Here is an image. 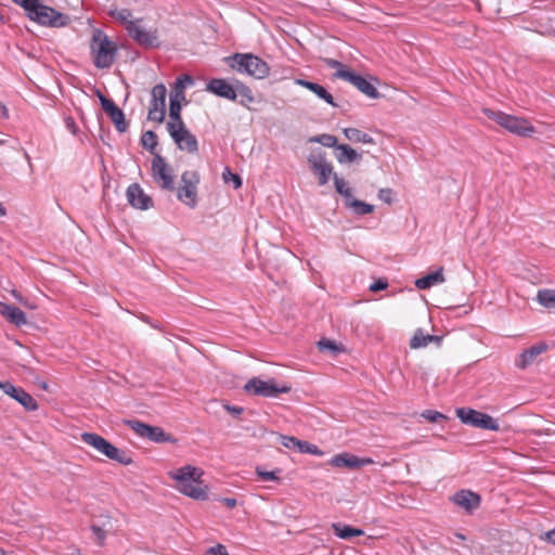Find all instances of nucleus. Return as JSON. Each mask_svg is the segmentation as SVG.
I'll list each match as a JSON object with an SVG mask.
<instances>
[{
  "label": "nucleus",
  "instance_id": "obj_1",
  "mask_svg": "<svg viewBox=\"0 0 555 555\" xmlns=\"http://www.w3.org/2000/svg\"><path fill=\"white\" fill-rule=\"evenodd\" d=\"M202 475V469L191 465L169 473V476L177 482L176 488L181 493L196 500H205L207 498V492L202 487V481L199 480Z\"/></svg>",
  "mask_w": 555,
  "mask_h": 555
},
{
  "label": "nucleus",
  "instance_id": "obj_2",
  "mask_svg": "<svg viewBox=\"0 0 555 555\" xmlns=\"http://www.w3.org/2000/svg\"><path fill=\"white\" fill-rule=\"evenodd\" d=\"M90 52L96 68H108L115 61L117 44L101 29H95L90 41Z\"/></svg>",
  "mask_w": 555,
  "mask_h": 555
},
{
  "label": "nucleus",
  "instance_id": "obj_3",
  "mask_svg": "<svg viewBox=\"0 0 555 555\" xmlns=\"http://www.w3.org/2000/svg\"><path fill=\"white\" fill-rule=\"evenodd\" d=\"M482 113L489 119L514 134L530 137L535 131L534 127L525 118L508 115L500 111H493L491 108H482Z\"/></svg>",
  "mask_w": 555,
  "mask_h": 555
},
{
  "label": "nucleus",
  "instance_id": "obj_4",
  "mask_svg": "<svg viewBox=\"0 0 555 555\" xmlns=\"http://www.w3.org/2000/svg\"><path fill=\"white\" fill-rule=\"evenodd\" d=\"M231 67L238 73H245L257 79H263L269 75V66L260 57L253 54L236 53L232 57Z\"/></svg>",
  "mask_w": 555,
  "mask_h": 555
},
{
  "label": "nucleus",
  "instance_id": "obj_5",
  "mask_svg": "<svg viewBox=\"0 0 555 555\" xmlns=\"http://www.w3.org/2000/svg\"><path fill=\"white\" fill-rule=\"evenodd\" d=\"M81 440L111 460H114L124 465H129L132 463V459L125 451L117 449L106 439L96 434L83 433L81 435Z\"/></svg>",
  "mask_w": 555,
  "mask_h": 555
},
{
  "label": "nucleus",
  "instance_id": "obj_6",
  "mask_svg": "<svg viewBox=\"0 0 555 555\" xmlns=\"http://www.w3.org/2000/svg\"><path fill=\"white\" fill-rule=\"evenodd\" d=\"M199 175L196 170H186L181 175L180 186L177 189V197L190 208L197 205V185Z\"/></svg>",
  "mask_w": 555,
  "mask_h": 555
},
{
  "label": "nucleus",
  "instance_id": "obj_7",
  "mask_svg": "<svg viewBox=\"0 0 555 555\" xmlns=\"http://www.w3.org/2000/svg\"><path fill=\"white\" fill-rule=\"evenodd\" d=\"M244 389L250 395L276 398L281 393L289 392L291 386L286 384L278 385L273 378L262 380L258 377H254L246 383Z\"/></svg>",
  "mask_w": 555,
  "mask_h": 555
},
{
  "label": "nucleus",
  "instance_id": "obj_8",
  "mask_svg": "<svg viewBox=\"0 0 555 555\" xmlns=\"http://www.w3.org/2000/svg\"><path fill=\"white\" fill-rule=\"evenodd\" d=\"M167 130L180 150L195 153L198 150L196 138L185 127L183 120L168 121Z\"/></svg>",
  "mask_w": 555,
  "mask_h": 555
},
{
  "label": "nucleus",
  "instance_id": "obj_9",
  "mask_svg": "<svg viewBox=\"0 0 555 555\" xmlns=\"http://www.w3.org/2000/svg\"><path fill=\"white\" fill-rule=\"evenodd\" d=\"M457 417L464 423L476 428L488 429L498 431L500 429L499 423L489 414L473 410L461 408L456 410Z\"/></svg>",
  "mask_w": 555,
  "mask_h": 555
},
{
  "label": "nucleus",
  "instance_id": "obj_10",
  "mask_svg": "<svg viewBox=\"0 0 555 555\" xmlns=\"http://www.w3.org/2000/svg\"><path fill=\"white\" fill-rule=\"evenodd\" d=\"M31 21L50 27H62L67 25L69 18L54 9L39 2L36 9L28 16Z\"/></svg>",
  "mask_w": 555,
  "mask_h": 555
},
{
  "label": "nucleus",
  "instance_id": "obj_11",
  "mask_svg": "<svg viewBox=\"0 0 555 555\" xmlns=\"http://www.w3.org/2000/svg\"><path fill=\"white\" fill-rule=\"evenodd\" d=\"M152 176L154 182L163 190L175 191L173 170L159 154H155L152 160Z\"/></svg>",
  "mask_w": 555,
  "mask_h": 555
},
{
  "label": "nucleus",
  "instance_id": "obj_12",
  "mask_svg": "<svg viewBox=\"0 0 555 555\" xmlns=\"http://www.w3.org/2000/svg\"><path fill=\"white\" fill-rule=\"evenodd\" d=\"M125 424L131 428L139 437L149 439L156 443L171 442L173 439L166 434L163 428L152 426L138 420L125 421Z\"/></svg>",
  "mask_w": 555,
  "mask_h": 555
},
{
  "label": "nucleus",
  "instance_id": "obj_13",
  "mask_svg": "<svg viewBox=\"0 0 555 555\" xmlns=\"http://www.w3.org/2000/svg\"><path fill=\"white\" fill-rule=\"evenodd\" d=\"M308 164L312 173L317 176L319 184H326L333 173V166L326 160L325 152L313 151L308 157Z\"/></svg>",
  "mask_w": 555,
  "mask_h": 555
},
{
  "label": "nucleus",
  "instance_id": "obj_14",
  "mask_svg": "<svg viewBox=\"0 0 555 555\" xmlns=\"http://www.w3.org/2000/svg\"><path fill=\"white\" fill-rule=\"evenodd\" d=\"M185 83L192 85L193 79L185 75L177 79L173 89L170 93V105H169V120L176 121L181 120V101L185 100L184 89Z\"/></svg>",
  "mask_w": 555,
  "mask_h": 555
},
{
  "label": "nucleus",
  "instance_id": "obj_15",
  "mask_svg": "<svg viewBox=\"0 0 555 555\" xmlns=\"http://www.w3.org/2000/svg\"><path fill=\"white\" fill-rule=\"evenodd\" d=\"M166 94L167 89L163 83H158L155 87H153L151 95V102H150V108H149V120L156 121V122H163L165 119L166 114Z\"/></svg>",
  "mask_w": 555,
  "mask_h": 555
},
{
  "label": "nucleus",
  "instance_id": "obj_16",
  "mask_svg": "<svg viewBox=\"0 0 555 555\" xmlns=\"http://www.w3.org/2000/svg\"><path fill=\"white\" fill-rule=\"evenodd\" d=\"M127 31L129 36L143 48H155L159 44L157 29H146L141 25V21L138 23H129L127 25Z\"/></svg>",
  "mask_w": 555,
  "mask_h": 555
},
{
  "label": "nucleus",
  "instance_id": "obj_17",
  "mask_svg": "<svg viewBox=\"0 0 555 555\" xmlns=\"http://www.w3.org/2000/svg\"><path fill=\"white\" fill-rule=\"evenodd\" d=\"M335 76L349 81L359 91L371 99H377L379 96V92L370 81H367L364 77L353 73L349 68H341L340 70L336 72Z\"/></svg>",
  "mask_w": 555,
  "mask_h": 555
},
{
  "label": "nucleus",
  "instance_id": "obj_18",
  "mask_svg": "<svg viewBox=\"0 0 555 555\" xmlns=\"http://www.w3.org/2000/svg\"><path fill=\"white\" fill-rule=\"evenodd\" d=\"M328 464L336 468H347L349 470H356L363 466L373 464V460L370 457H358L354 454L343 452L334 455Z\"/></svg>",
  "mask_w": 555,
  "mask_h": 555
},
{
  "label": "nucleus",
  "instance_id": "obj_19",
  "mask_svg": "<svg viewBox=\"0 0 555 555\" xmlns=\"http://www.w3.org/2000/svg\"><path fill=\"white\" fill-rule=\"evenodd\" d=\"M2 390L16 400L26 411H36L38 409L37 401L26 392L22 387H15L11 383H3Z\"/></svg>",
  "mask_w": 555,
  "mask_h": 555
},
{
  "label": "nucleus",
  "instance_id": "obj_20",
  "mask_svg": "<svg viewBox=\"0 0 555 555\" xmlns=\"http://www.w3.org/2000/svg\"><path fill=\"white\" fill-rule=\"evenodd\" d=\"M128 203L137 209H149L153 206L152 198L146 195L138 183H132L127 189Z\"/></svg>",
  "mask_w": 555,
  "mask_h": 555
},
{
  "label": "nucleus",
  "instance_id": "obj_21",
  "mask_svg": "<svg viewBox=\"0 0 555 555\" xmlns=\"http://www.w3.org/2000/svg\"><path fill=\"white\" fill-rule=\"evenodd\" d=\"M102 108L109 116L111 120L116 126V129L120 132L126 131L127 122L125 121V115L122 111L109 99L100 95Z\"/></svg>",
  "mask_w": 555,
  "mask_h": 555
},
{
  "label": "nucleus",
  "instance_id": "obj_22",
  "mask_svg": "<svg viewBox=\"0 0 555 555\" xmlns=\"http://www.w3.org/2000/svg\"><path fill=\"white\" fill-rule=\"evenodd\" d=\"M207 91L224 98L227 100L236 101L235 86L230 85L227 80L221 78H214L207 83Z\"/></svg>",
  "mask_w": 555,
  "mask_h": 555
},
{
  "label": "nucleus",
  "instance_id": "obj_23",
  "mask_svg": "<svg viewBox=\"0 0 555 555\" xmlns=\"http://www.w3.org/2000/svg\"><path fill=\"white\" fill-rule=\"evenodd\" d=\"M452 502L467 512H472L479 507L480 496L479 494L470 490H461L452 496Z\"/></svg>",
  "mask_w": 555,
  "mask_h": 555
},
{
  "label": "nucleus",
  "instance_id": "obj_24",
  "mask_svg": "<svg viewBox=\"0 0 555 555\" xmlns=\"http://www.w3.org/2000/svg\"><path fill=\"white\" fill-rule=\"evenodd\" d=\"M0 314L10 323L15 326H23L27 324L26 314L17 307L0 302Z\"/></svg>",
  "mask_w": 555,
  "mask_h": 555
},
{
  "label": "nucleus",
  "instance_id": "obj_25",
  "mask_svg": "<svg viewBox=\"0 0 555 555\" xmlns=\"http://www.w3.org/2000/svg\"><path fill=\"white\" fill-rule=\"evenodd\" d=\"M295 83L312 91L318 98L336 107L333 95L321 85L305 79H296Z\"/></svg>",
  "mask_w": 555,
  "mask_h": 555
},
{
  "label": "nucleus",
  "instance_id": "obj_26",
  "mask_svg": "<svg viewBox=\"0 0 555 555\" xmlns=\"http://www.w3.org/2000/svg\"><path fill=\"white\" fill-rule=\"evenodd\" d=\"M441 341V336L425 334L423 330L418 328L415 331L413 337L410 340V347L412 349H418L427 347L431 343L436 344L437 346H440Z\"/></svg>",
  "mask_w": 555,
  "mask_h": 555
},
{
  "label": "nucleus",
  "instance_id": "obj_27",
  "mask_svg": "<svg viewBox=\"0 0 555 555\" xmlns=\"http://www.w3.org/2000/svg\"><path fill=\"white\" fill-rule=\"evenodd\" d=\"M546 349L547 345L545 343H539L531 346L520 354V359L517 362V365L521 369H525L526 366L530 365L538 356L546 351Z\"/></svg>",
  "mask_w": 555,
  "mask_h": 555
},
{
  "label": "nucleus",
  "instance_id": "obj_28",
  "mask_svg": "<svg viewBox=\"0 0 555 555\" xmlns=\"http://www.w3.org/2000/svg\"><path fill=\"white\" fill-rule=\"evenodd\" d=\"M446 281L443 275V268L440 267L437 271L431 272L423 278H420L415 281V286L418 289H427L434 285L441 284Z\"/></svg>",
  "mask_w": 555,
  "mask_h": 555
},
{
  "label": "nucleus",
  "instance_id": "obj_29",
  "mask_svg": "<svg viewBox=\"0 0 555 555\" xmlns=\"http://www.w3.org/2000/svg\"><path fill=\"white\" fill-rule=\"evenodd\" d=\"M235 91H237L236 93V99L238 98V103L248 108V109H251L250 108V104L255 102V95L251 91V89L247 86H245L244 83H236L235 85Z\"/></svg>",
  "mask_w": 555,
  "mask_h": 555
},
{
  "label": "nucleus",
  "instance_id": "obj_30",
  "mask_svg": "<svg viewBox=\"0 0 555 555\" xmlns=\"http://www.w3.org/2000/svg\"><path fill=\"white\" fill-rule=\"evenodd\" d=\"M332 529L334 533L340 539H350L352 537H360L364 534L362 529L353 528L348 525L333 524Z\"/></svg>",
  "mask_w": 555,
  "mask_h": 555
},
{
  "label": "nucleus",
  "instance_id": "obj_31",
  "mask_svg": "<svg viewBox=\"0 0 555 555\" xmlns=\"http://www.w3.org/2000/svg\"><path fill=\"white\" fill-rule=\"evenodd\" d=\"M337 151L339 153L336 158L339 163H353L360 158V155L347 144L337 145Z\"/></svg>",
  "mask_w": 555,
  "mask_h": 555
},
{
  "label": "nucleus",
  "instance_id": "obj_32",
  "mask_svg": "<svg viewBox=\"0 0 555 555\" xmlns=\"http://www.w3.org/2000/svg\"><path fill=\"white\" fill-rule=\"evenodd\" d=\"M345 137L351 142H362L367 144H373L374 140L371 135L357 128H346L344 129Z\"/></svg>",
  "mask_w": 555,
  "mask_h": 555
},
{
  "label": "nucleus",
  "instance_id": "obj_33",
  "mask_svg": "<svg viewBox=\"0 0 555 555\" xmlns=\"http://www.w3.org/2000/svg\"><path fill=\"white\" fill-rule=\"evenodd\" d=\"M334 184L337 193L344 196L345 205L348 206L349 203L352 199H354L352 196L351 189L348 186V183L344 179L338 178L336 175H334Z\"/></svg>",
  "mask_w": 555,
  "mask_h": 555
},
{
  "label": "nucleus",
  "instance_id": "obj_34",
  "mask_svg": "<svg viewBox=\"0 0 555 555\" xmlns=\"http://www.w3.org/2000/svg\"><path fill=\"white\" fill-rule=\"evenodd\" d=\"M537 300L545 308H555V289H540L537 294Z\"/></svg>",
  "mask_w": 555,
  "mask_h": 555
},
{
  "label": "nucleus",
  "instance_id": "obj_35",
  "mask_svg": "<svg viewBox=\"0 0 555 555\" xmlns=\"http://www.w3.org/2000/svg\"><path fill=\"white\" fill-rule=\"evenodd\" d=\"M347 207L352 209V211L359 216L369 215L374 211L373 205L366 204V203L356 199V198L352 199Z\"/></svg>",
  "mask_w": 555,
  "mask_h": 555
},
{
  "label": "nucleus",
  "instance_id": "obj_36",
  "mask_svg": "<svg viewBox=\"0 0 555 555\" xmlns=\"http://www.w3.org/2000/svg\"><path fill=\"white\" fill-rule=\"evenodd\" d=\"M318 348L322 352H328L332 356H336L344 350L341 345L336 344L334 340L321 339L318 343Z\"/></svg>",
  "mask_w": 555,
  "mask_h": 555
},
{
  "label": "nucleus",
  "instance_id": "obj_37",
  "mask_svg": "<svg viewBox=\"0 0 555 555\" xmlns=\"http://www.w3.org/2000/svg\"><path fill=\"white\" fill-rule=\"evenodd\" d=\"M141 143L145 150H147L149 152H151L155 155V149H156L158 142H157V135L154 131H152V130L145 131L142 134Z\"/></svg>",
  "mask_w": 555,
  "mask_h": 555
},
{
  "label": "nucleus",
  "instance_id": "obj_38",
  "mask_svg": "<svg viewBox=\"0 0 555 555\" xmlns=\"http://www.w3.org/2000/svg\"><path fill=\"white\" fill-rule=\"evenodd\" d=\"M111 16L115 18L116 21H119L120 23L125 24L126 26L129 23H138L140 20L131 21V11L128 9H121V10H114L111 11Z\"/></svg>",
  "mask_w": 555,
  "mask_h": 555
},
{
  "label": "nucleus",
  "instance_id": "obj_39",
  "mask_svg": "<svg viewBox=\"0 0 555 555\" xmlns=\"http://www.w3.org/2000/svg\"><path fill=\"white\" fill-rule=\"evenodd\" d=\"M300 453H309L313 455L321 456L323 452L314 444H311L307 441H300L299 450Z\"/></svg>",
  "mask_w": 555,
  "mask_h": 555
},
{
  "label": "nucleus",
  "instance_id": "obj_40",
  "mask_svg": "<svg viewBox=\"0 0 555 555\" xmlns=\"http://www.w3.org/2000/svg\"><path fill=\"white\" fill-rule=\"evenodd\" d=\"M15 4L22 7L26 13L27 16L36 9V7L39 4L40 0H12Z\"/></svg>",
  "mask_w": 555,
  "mask_h": 555
},
{
  "label": "nucleus",
  "instance_id": "obj_41",
  "mask_svg": "<svg viewBox=\"0 0 555 555\" xmlns=\"http://www.w3.org/2000/svg\"><path fill=\"white\" fill-rule=\"evenodd\" d=\"M313 141H317L327 147H333V146L337 147V139L335 135H332V134H321V135L314 138Z\"/></svg>",
  "mask_w": 555,
  "mask_h": 555
},
{
  "label": "nucleus",
  "instance_id": "obj_42",
  "mask_svg": "<svg viewBox=\"0 0 555 555\" xmlns=\"http://www.w3.org/2000/svg\"><path fill=\"white\" fill-rule=\"evenodd\" d=\"M223 179L225 182L232 181L234 189H238L242 185V179L238 175L233 173L229 168L223 172Z\"/></svg>",
  "mask_w": 555,
  "mask_h": 555
},
{
  "label": "nucleus",
  "instance_id": "obj_43",
  "mask_svg": "<svg viewBox=\"0 0 555 555\" xmlns=\"http://www.w3.org/2000/svg\"><path fill=\"white\" fill-rule=\"evenodd\" d=\"M91 530L93 532L94 539L99 545H103L106 539V531L98 525H92Z\"/></svg>",
  "mask_w": 555,
  "mask_h": 555
},
{
  "label": "nucleus",
  "instance_id": "obj_44",
  "mask_svg": "<svg viewBox=\"0 0 555 555\" xmlns=\"http://www.w3.org/2000/svg\"><path fill=\"white\" fill-rule=\"evenodd\" d=\"M282 444L287 449H297L299 450L300 441L295 437L282 436L281 437Z\"/></svg>",
  "mask_w": 555,
  "mask_h": 555
},
{
  "label": "nucleus",
  "instance_id": "obj_45",
  "mask_svg": "<svg viewBox=\"0 0 555 555\" xmlns=\"http://www.w3.org/2000/svg\"><path fill=\"white\" fill-rule=\"evenodd\" d=\"M422 415L431 423H438L441 420L446 418V416L442 413L430 410L425 411Z\"/></svg>",
  "mask_w": 555,
  "mask_h": 555
},
{
  "label": "nucleus",
  "instance_id": "obj_46",
  "mask_svg": "<svg viewBox=\"0 0 555 555\" xmlns=\"http://www.w3.org/2000/svg\"><path fill=\"white\" fill-rule=\"evenodd\" d=\"M256 473L264 481L279 479V477L276 476V472H267L257 467Z\"/></svg>",
  "mask_w": 555,
  "mask_h": 555
},
{
  "label": "nucleus",
  "instance_id": "obj_47",
  "mask_svg": "<svg viewBox=\"0 0 555 555\" xmlns=\"http://www.w3.org/2000/svg\"><path fill=\"white\" fill-rule=\"evenodd\" d=\"M206 554L207 555H229L225 546H223L222 544H218L216 546L210 547Z\"/></svg>",
  "mask_w": 555,
  "mask_h": 555
},
{
  "label": "nucleus",
  "instance_id": "obj_48",
  "mask_svg": "<svg viewBox=\"0 0 555 555\" xmlns=\"http://www.w3.org/2000/svg\"><path fill=\"white\" fill-rule=\"evenodd\" d=\"M388 286V283L386 280H383V279H379L377 280L375 283H373L371 286H370V291L372 292H378V291H383V289H386Z\"/></svg>",
  "mask_w": 555,
  "mask_h": 555
},
{
  "label": "nucleus",
  "instance_id": "obj_49",
  "mask_svg": "<svg viewBox=\"0 0 555 555\" xmlns=\"http://www.w3.org/2000/svg\"><path fill=\"white\" fill-rule=\"evenodd\" d=\"M391 190L390 189H380L378 192V197L380 201L390 204L391 203Z\"/></svg>",
  "mask_w": 555,
  "mask_h": 555
},
{
  "label": "nucleus",
  "instance_id": "obj_50",
  "mask_svg": "<svg viewBox=\"0 0 555 555\" xmlns=\"http://www.w3.org/2000/svg\"><path fill=\"white\" fill-rule=\"evenodd\" d=\"M224 409L234 416H238L243 413V408L225 404Z\"/></svg>",
  "mask_w": 555,
  "mask_h": 555
},
{
  "label": "nucleus",
  "instance_id": "obj_51",
  "mask_svg": "<svg viewBox=\"0 0 555 555\" xmlns=\"http://www.w3.org/2000/svg\"><path fill=\"white\" fill-rule=\"evenodd\" d=\"M325 62L327 66H330L331 68H336L337 72L340 70L341 68H346L340 62L333 59H328Z\"/></svg>",
  "mask_w": 555,
  "mask_h": 555
},
{
  "label": "nucleus",
  "instance_id": "obj_52",
  "mask_svg": "<svg viewBox=\"0 0 555 555\" xmlns=\"http://www.w3.org/2000/svg\"><path fill=\"white\" fill-rule=\"evenodd\" d=\"M0 116L2 118H8V116H9L8 108L2 102H0Z\"/></svg>",
  "mask_w": 555,
  "mask_h": 555
},
{
  "label": "nucleus",
  "instance_id": "obj_53",
  "mask_svg": "<svg viewBox=\"0 0 555 555\" xmlns=\"http://www.w3.org/2000/svg\"><path fill=\"white\" fill-rule=\"evenodd\" d=\"M66 125H67V128H68V129H70V131H72L73 133H75V132H76V124H75V121H74L72 118H68V119L66 120Z\"/></svg>",
  "mask_w": 555,
  "mask_h": 555
},
{
  "label": "nucleus",
  "instance_id": "obj_54",
  "mask_svg": "<svg viewBox=\"0 0 555 555\" xmlns=\"http://www.w3.org/2000/svg\"><path fill=\"white\" fill-rule=\"evenodd\" d=\"M223 502L230 508H233L236 505V500L235 499L227 498V499L223 500Z\"/></svg>",
  "mask_w": 555,
  "mask_h": 555
},
{
  "label": "nucleus",
  "instance_id": "obj_55",
  "mask_svg": "<svg viewBox=\"0 0 555 555\" xmlns=\"http://www.w3.org/2000/svg\"><path fill=\"white\" fill-rule=\"evenodd\" d=\"M546 539L548 542H551L555 545V529H553L546 533Z\"/></svg>",
  "mask_w": 555,
  "mask_h": 555
},
{
  "label": "nucleus",
  "instance_id": "obj_56",
  "mask_svg": "<svg viewBox=\"0 0 555 555\" xmlns=\"http://www.w3.org/2000/svg\"><path fill=\"white\" fill-rule=\"evenodd\" d=\"M13 296L20 301L22 302L23 305L27 306V302L23 300L22 296L20 295V293H17L16 291H13L12 292Z\"/></svg>",
  "mask_w": 555,
  "mask_h": 555
},
{
  "label": "nucleus",
  "instance_id": "obj_57",
  "mask_svg": "<svg viewBox=\"0 0 555 555\" xmlns=\"http://www.w3.org/2000/svg\"><path fill=\"white\" fill-rule=\"evenodd\" d=\"M5 208L2 206V204L0 203V217L4 216L5 215Z\"/></svg>",
  "mask_w": 555,
  "mask_h": 555
},
{
  "label": "nucleus",
  "instance_id": "obj_58",
  "mask_svg": "<svg viewBox=\"0 0 555 555\" xmlns=\"http://www.w3.org/2000/svg\"><path fill=\"white\" fill-rule=\"evenodd\" d=\"M454 537L460 539V540H465L466 539L465 535L462 534V533H455Z\"/></svg>",
  "mask_w": 555,
  "mask_h": 555
},
{
  "label": "nucleus",
  "instance_id": "obj_59",
  "mask_svg": "<svg viewBox=\"0 0 555 555\" xmlns=\"http://www.w3.org/2000/svg\"><path fill=\"white\" fill-rule=\"evenodd\" d=\"M3 383H0V389H2Z\"/></svg>",
  "mask_w": 555,
  "mask_h": 555
},
{
  "label": "nucleus",
  "instance_id": "obj_60",
  "mask_svg": "<svg viewBox=\"0 0 555 555\" xmlns=\"http://www.w3.org/2000/svg\"><path fill=\"white\" fill-rule=\"evenodd\" d=\"M2 17H3V16L0 14V20H2Z\"/></svg>",
  "mask_w": 555,
  "mask_h": 555
}]
</instances>
